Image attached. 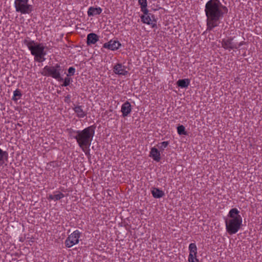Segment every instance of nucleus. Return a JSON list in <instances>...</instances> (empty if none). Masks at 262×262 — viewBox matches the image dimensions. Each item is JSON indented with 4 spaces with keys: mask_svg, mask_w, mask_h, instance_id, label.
<instances>
[{
    "mask_svg": "<svg viewBox=\"0 0 262 262\" xmlns=\"http://www.w3.org/2000/svg\"><path fill=\"white\" fill-rule=\"evenodd\" d=\"M71 96L70 95H68L64 97V101L66 103L69 104L71 102Z\"/></svg>",
    "mask_w": 262,
    "mask_h": 262,
    "instance_id": "c85d7f7f",
    "label": "nucleus"
},
{
    "mask_svg": "<svg viewBox=\"0 0 262 262\" xmlns=\"http://www.w3.org/2000/svg\"><path fill=\"white\" fill-rule=\"evenodd\" d=\"M226 10V7L220 0H209L206 3L204 11L207 17V31H211L219 26Z\"/></svg>",
    "mask_w": 262,
    "mask_h": 262,
    "instance_id": "f257e3e1",
    "label": "nucleus"
},
{
    "mask_svg": "<svg viewBox=\"0 0 262 262\" xmlns=\"http://www.w3.org/2000/svg\"><path fill=\"white\" fill-rule=\"evenodd\" d=\"M64 197V194L60 191H54L53 194H50L48 199L50 200L57 201Z\"/></svg>",
    "mask_w": 262,
    "mask_h": 262,
    "instance_id": "f3484780",
    "label": "nucleus"
},
{
    "mask_svg": "<svg viewBox=\"0 0 262 262\" xmlns=\"http://www.w3.org/2000/svg\"><path fill=\"white\" fill-rule=\"evenodd\" d=\"M177 132L180 135H187V132L185 131V128L183 125H179L177 127Z\"/></svg>",
    "mask_w": 262,
    "mask_h": 262,
    "instance_id": "b1692460",
    "label": "nucleus"
},
{
    "mask_svg": "<svg viewBox=\"0 0 262 262\" xmlns=\"http://www.w3.org/2000/svg\"><path fill=\"white\" fill-rule=\"evenodd\" d=\"M102 9L100 7H90L89 8L87 13L89 17L99 15L102 13Z\"/></svg>",
    "mask_w": 262,
    "mask_h": 262,
    "instance_id": "dca6fc26",
    "label": "nucleus"
},
{
    "mask_svg": "<svg viewBox=\"0 0 262 262\" xmlns=\"http://www.w3.org/2000/svg\"><path fill=\"white\" fill-rule=\"evenodd\" d=\"M99 39V36L94 33H91L87 35L86 43L90 46L95 44Z\"/></svg>",
    "mask_w": 262,
    "mask_h": 262,
    "instance_id": "4468645a",
    "label": "nucleus"
},
{
    "mask_svg": "<svg viewBox=\"0 0 262 262\" xmlns=\"http://www.w3.org/2000/svg\"><path fill=\"white\" fill-rule=\"evenodd\" d=\"M73 109L79 118H83L86 116V112L83 110L81 105H74Z\"/></svg>",
    "mask_w": 262,
    "mask_h": 262,
    "instance_id": "2eb2a0df",
    "label": "nucleus"
},
{
    "mask_svg": "<svg viewBox=\"0 0 262 262\" xmlns=\"http://www.w3.org/2000/svg\"><path fill=\"white\" fill-rule=\"evenodd\" d=\"M149 157L154 161L158 162L161 160V153L157 148L153 147L151 148L149 152Z\"/></svg>",
    "mask_w": 262,
    "mask_h": 262,
    "instance_id": "ddd939ff",
    "label": "nucleus"
},
{
    "mask_svg": "<svg viewBox=\"0 0 262 262\" xmlns=\"http://www.w3.org/2000/svg\"><path fill=\"white\" fill-rule=\"evenodd\" d=\"M61 67L59 64L56 63L54 66H46L41 72V74L44 76L52 77L58 81H61L63 80L61 77Z\"/></svg>",
    "mask_w": 262,
    "mask_h": 262,
    "instance_id": "39448f33",
    "label": "nucleus"
},
{
    "mask_svg": "<svg viewBox=\"0 0 262 262\" xmlns=\"http://www.w3.org/2000/svg\"><path fill=\"white\" fill-rule=\"evenodd\" d=\"M190 80L188 78L179 79L177 82L178 86L181 88H187L190 84Z\"/></svg>",
    "mask_w": 262,
    "mask_h": 262,
    "instance_id": "6ab92c4d",
    "label": "nucleus"
},
{
    "mask_svg": "<svg viewBox=\"0 0 262 262\" xmlns=\"http://www.w3.org/2000/svg\"><path fill=\"white\" fill-rule=\"evenodd\" d=\"M151 193H152V196L155 198H157V199L161 198L162 196H163L164 195V193L162 190L159 189V188H154L151 190Z\"/></svg>",
    "mask_w": 262,
    "mask_h": 262,
    "instance_id": "412c9836",
    "label": "nucleus"
},
{
    "mask_svg": "<svg viewBox=\"0 0 262 262\" xmlns=\"http://www.w3.org/2000/svg\"><path fill=\"white\" fill-rule=\"evenodd\" d=\"M22 96L21 92L19 90L16 89L13 92L12 100L14 101H17L19 100Z\"/></svg>",
    "mask_w": 262,
    "mask_h": 262,
    "instance_id": "5701e85b",
    "label": "nucleus"
},
{
    "mask_svg": "<svg viewBox=\"0 0 262 262\" xmlns=\"http://www.w3.org/2000/svg\"><path fill=\"white\" fill-rule=\"evenodd\" d=\"M71 82H72V79L70 78H69L68 76H67L64 78V79L63 80V83L61 85V86H67L70 85V84L71 83Z\"/></svg>",
    "mask_w": 262,
    "mask_h": 262,
    "instance_id": "bb28decb",
    "label": "nucleus"
},
{
    "mask_svg": "<svg viewBox=\"0 0 262 262\" xmlns=\"http://www.w3.org/2000/svg\"><path fill=\"white\" fill-rule=\"evenodd\" d=\"M168 144L169 142L168 141H163L160 143L158 146L160 150L162 151L168 146Z\"/></svg>",
    "mask_w": 262,
    "mask_h": 262,
    "instance_id": "393cba45",
    "label": "nucleus"
},
{
    "mask_svg": "<svg viewBox=\"0 0 262 262\" xmlns=\"http://www.w3.org/2000/svg\"><path fill=\"white\" fill-rule=\"evenodd\" d=\"M138 4L140 6L141 11L143 14L147 13V0H138Z\"/></svg>",
    "mask_w": 262,
    "mask_h": 262,
    "instance_id": "aec40b11",
    "label": "nucleus"
},
{
    "mask_svg": "<svg viewBox=\"0 0 262 262\" xmlns=\"http://www.w3.org/2000/svg\"><path fill=\"white\" fill-rule=\"evenodd\" d=\"M75 72V69L73 67H70L68 69V74H67V76L69 77V76H72V75H74V73Z\"/></svg>",
    "mask_w": 262,
    "mask_h": 262,
    "instance_id": "cd10ccee",
    "label": "nucleus"
},
{
    "mask_svg": "<svg viewBox=\"0 0 262 262\" xmlns=\"http://www.w3.org/2000/svg\"><path fill=\"white\" fill-rule=\"evenodd\" d=\"M95 127L91 125L82 130H75L72 128L69 129L70 136L76 139L78 146L85 155L90 150L89 148L95 135Z\"/></svg>",
    "mask_w": 262,
    "mask_h": 262,
    "instance_id": "f03ea898",
    "label": "nucleus"
},
{
    "mask_svg": "<svg viewBox=\"0 0 262 262\" xmlns=\"http://www.w3.org/2000/svg\"><path fill=\"white\" fill-rule=\"evenodd\" d=\"M189 254L197 255L198 248L195 243H190L188 246Z\"/></svg>",
    "mask_w": 262,
    "mask_h": 262,
    "instance_id": "4be33fe9",
    "label": "nucleus"
},
{
    "mask_svg": "<svg viewBox=\"0 0 262 262\" xmlns=\"http://www.w3.org/2000/svg\"><path fill=\"white\" fill-rule=\"evenodd\" d=\"M24 43L28 47L31 55L34 56L35 61L42 62L46 60L47 52L42 43L36 42L29 38L25 39Z\"/></svg>",
    "mask_w": 262,
    "mask_h": 262,
    "instance_id": "20e7f679",
    "label": "nucleus"
},
{
    "mask_svg": "<svg viewBox=\"0 0 262 262\" xmlns=\"http://www.w3.org/2000/svg\"><path fill=\"white\" fill-rule=\"evenodd\" d=\"M121 46V43L117 39H112L104 43L103 48L115 51L119 49Z\"/></svg>",
    "mask_w": 262,
    "mask_h": 262,
    "instance_id": "1a4fd4ad",
    "label": "nucleus"
},
{
    "mask_svg": "<svg viewBox=\"0 0 262 262\" xmlns=\"http://www.w3.org/2000/svg\"><path fill=\"white\" fill-rule=\"evenodd\" d=\"M114 72L116 74L119 75H126L128 71L126 70V67L121 63H117L114 67Z\"/></svg>",
    "mask_w": 262,
    "mask_h": 262,
    "instance_id": "f8f14e48",
    "label": "nucleus"
},
{
    "mask_svg": "<svg viewBox=\"0 0 262 262\" xmlns=\"http://www.w3.org/2000/svg\"><path fill=\"white\" fill-rule=\"evenodd\" d=\"M132 107L130 103L126 101L123 103L121 107V112L123 117H127L132 112Z\"/></svg>",
    "mask_w": 262,
    "mask_h": 262,
    "instance_id": "9b49d317",
    "label": "nucleus"
},
{
    "mask_svg": "<svg viewBox=\"0 0 262 262\" xmlns=\"http://www.w3.org/2000/svg\"><path fill=\"white\" fill-rule=\"evenodd\" d=\"M234 38L231 37H227L222 40V46L226 50L230 51L237 47V43L234 41Z\"/></svg>",
    "mask_w": 262,
    "mask_h": 262,
    "instance_id": "9d476101",
    "label": "nucleus"
},
{
    "mask_svg": "<svg viewBox=\"0 0 262 262\" xmlns=\"http://www.w3.org/2000/svg\"><path fill=\"white\" fill-rule=\"evenodd\" d=\"M14 6L16 12L21 14H29L33 11V6L29 0H14Z\"/></svg>",
    "mask_w": 262,
    "mask_h": 262,
    "instance_id": "423d86ee",
    "label": "nucleus"
},
{
    "mask_svg": "<svg viewBox=\"0 0 262 262\" xmlns=\"http://www.w3.org/2000/svg\"><path fill=\"white\" fill-rule=\"evenodd\" d=\"M188 262H199V259L197 258V255L189 254L188 257Z\"/></svg>",
    "mask_w": 262,
    "mask_h": 262,
    "instance_id": "a878e982",
    "label": "nucleus"
},
{
    "mask_svg": "<svg viewBox=\"0 0 262 262\" xmlns=\"http://www.w3.org/2000/svg\"><path fill=\"white\" fill-rule=\"evenodd\" d=\"M8 159V153L0 148V167L3 166Z\"/></svg>",
    "mask_w": 262,
    "mask_h": 262,
    "instance_id": "a211bd4d",
    "label": "nucleus"
},
{
    "mask_svg": "<svg viewBox=\"0 0 262 262\" xmlns=\"http://www.w3.org/2000/svg\"><path fill=\"white\" fill-rule=\"evenodd\" d=\"M81 232L78 230L74 231L67 238L64 242L66 247L71 248L74 245L79 243V238L80 237Z\"/></svg>",
    "mask_w": 262,
    "mask_h": 262,
    "instance_id": "0eeeda50",
    "label": "nucleus"
},
{
    "mask_svg": "<svg viewBox=\"0 0 262 262\" xmlns=\"http://www.w3.org/2000/svg\"><path fill=\"white\" fill-rule=\"evenodd\" d=\"M242 223V218L238 209L235 208L231 209L225 221L227 231L230 235L236 233L240 229Z\"/></svg>",
    "mask_w": 262,
    "mask_h": 262,
    "instance_id": "7ed1b4c3",
    "label": "nucleus"
},
{
    "mask_svg": "<svg viewBox=\"0 0 262 262\" xmlns=\"http://www.w3.org/2000/svg\"><path fill=\"white\" fill-rule=\"evenodd\" d=\"M141 19L143 23L151 25L152 28H155L157 26V20L155 15L149 13L148 10L146 14H143L141 16Z\"/></svg>",
    "mask_w": 262,
    "mask_h": 262,
    "instance_id": "6e6552de",
    "label": "nucleus"
}]
</instances>
